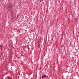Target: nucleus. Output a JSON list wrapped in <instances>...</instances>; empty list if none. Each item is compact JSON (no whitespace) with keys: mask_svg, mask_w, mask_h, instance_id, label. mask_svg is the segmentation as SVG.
I'll return each mask as SVG.
<instances>
[{"mask_svg":"<svg viewBox=\"0 0 79 79\" xmlns=\"http://www.w3.org/2000/svg\"><path fill=\"white\" fill-rule=\"evenodd\" d=\"M44 77H47V76L46 75H44L42 77V78L44 79Z\"/></svg>","mask_w":79,"mask_h":79,"instance_id":"obj_1","label":"nucleus"},{"mask_svg":"<svg viewBox=\"0 0 79 79\" xmlns=\"http://www.w3.org/2000/svg\"><path fill=\"white\" fill-rule=\"evenodd\" d=\"M3 47V45H1L0 46V48L1 49H2V48Z\"/></svg>","mask_w":79,"mask_h":79,"instance_id":"obj_2","label":"nucleus"},{"mask_svg":"<svg viewBox=\"0 0 79 79\" xmlns=\"http://www.w3.org/2000/svg\"><path fill=\"white\" fill-rule=\"evenodd\" d=\"M8 79H11V78L10 77H8L7 78Z\"/></svg>","mask_w":79,"mask_h":79,"instance_id":"obj_3","label":"nucleus"},{"mask_svg":"<svg viewBox=\"0 0 79 79\" xmlns=\"http://www.w3.org/2000/svg\"><path fill=\"white\" fill-rule=\"evenodd\" d=\"M18 15H17V18H18Z\"/></svg>","mask_w":79,"mask_h":79,"instance_id":"obj_5","label":"nucleus"},{"mask_svg":"<svg viewBox=\"0 0 79 79\" xmlns=\"http://www.w3.org/2000/svg\"><path fill=\"white\" fill-rule=\"evenodd\" d=\"M44 1V0H41L40 2H43Z\"/></svg>","mask_w":79,"mask_h":79,"instance_id":"obj_4","label":"nucleus"}]
</instances>
